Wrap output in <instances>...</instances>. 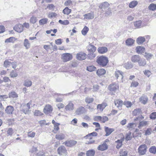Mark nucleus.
Segmentation results:
<instances>
[{"mask_svg":"<svg viewBox=\"0 0 156 156\" xmlns=\"http://www.w3.org/2000/svg\"><path fill=\"white\" fill-rule=\"evenodd\" d=\"M87 49L88 52L87 55L88 58L90 59L94 58L96 56V55L94 52L96 50V48L94 45L90 44L87 46Z\"/></svg>","mask_w":156,"mask_h":156,"instance_id":"nucleus-1","label":"nucleus"},{"mask_svg":"<svg viewBox=\"0 0 156 156\" xmlns=\"http://www.w3.org/2000/svg\"><path fill=\"white\" fill-rule=\"evenodd\" d=\"M96 62L99 65L104 67L107 65L108 62V60L106 57L102 55L97 58Z\"/></svg>","mask_w":156,"mask_h":156,"instance_id":"nucleus-2","label":"nucleus"},{"mask_svg":"<svg viewBox=\"0 0 156 156\" xmlns=\"http://www.w3.org/2000/svg\"><path fill=\"white\" fill-rule=\"evenodd\" d=\"M32 101H30L27 104L22 105L21 111L25 114H28L29 112V110L30 108V106L32 105Z\"/></svg>","mask_w":156,"mask_h":156,"instance_id":"nucleus-3","label":"nucleus"},{"mask_svg":"<svg viewBox=\"0 0 156 156\" xmlns=\"http://www.w3.org/2000/svg\"><path fill=\"white\" fill-rule=\"evenodd\" d=\"M119 88V85L115 83L110 84L108 87V90L112 93H115L117 91H118Z\"/></svg>","mask_w":156,"mask_h":156,"instance_id":"nucleus-4","label":"nucleus"},{"mask_svg":"<svg viewBox=\"0 0 156 156\" xmlns=\"http://www.w3.org/2000/svg\"><path fill=\"white\" fill-rule=\"evenodd\" d=\"M73 58L72 54L69 53H65L62 54L61 59L64 62H66L71 60Z\"/></svg>","mask_w":156,"mask_h":156,"instance_id":"nucleus-5","label":"nucleus"},{"mask_svg":"<svg viewBox=\"0 0 156 156\" xmlns=\"http://www.w3.org/2000/svg\"><path fill=\"white\" fill-rule=\"evenodd\" d=\"M147 146L145 144L140 145L138 149L139 154L140 155H143L145 154L147 151Z\"/></svg>","mask_w":156,"mask_h":156,"instance_id":"nucleus-6","label":"nucleus"},{"mask_svg":"<svg viewBox=\"0 0 156 156\" xmlns=\"http://www.w3.org/2000/svg\"><path fill=\"white\" fill-rule=\"evenodd\" d=\"M109 142V140L108 139H106L103 144L100 145L98 147V150L101 151H104L107 149L108 147L106 144V143Z\"/></svg>","mask_w":156,"mask_h":156,"instance_id":"nucleus-7","label":"nucleus"},{"mask_svg":"<svg viewBox=\"0 0 156 156\" xmlns=\"http://www.w3.org/2000/svg\"><path fill=\"white\" fill-rule=\"evenodd\" d=\"M115 105L119 110L122 109V107L124 104L123 102L120 99H116L114 100Z\"/></svg>","mask_w":156,"mask_h":156,"instance_id":"nucleus-8","label":"nucleus"},{"mask_svg":"<svg viewBox=\"0 0 156 156\" xmlns=\"http://www.w3.org/2000/svg\"><path fill=\"white\" fill-rule=\"evenodd\" d=\"M58 153L60 155H66L67 154V151L65 147L63 146L60 147L57 150Z\"/></svg>","mask_w":156,"mask_h":156,"instance_id":"nucleus-9","label":"nucleus"},{"mask_svg":"<svg viewBox=\"0 0 156 156\" xmlns=\"http://www.w3.org/2000/svg\"><path fill=\"white\" fill-rule=\"evenodd\" d=\"M87 54L83 52H80L77 54L76 58L77 59L82 60L85 59L87 58Z\"/></svg>","mask_w":156,"mask_h":156,"instance_id":"nucleus-10","label":"nucleus"},{"mask_svg":"<svg viewBox=\"0 0 156 156\" xmlns=\"http://www.w3.org/2000/svg\"><path fill=\"white\" fill-rule=\"evenodd\" d=\"M53 108L51 106L49 105H46L43 109L44 112L46 114H48L51 112Z\"/></svg>","mask_w":156,"mask_h":156,"instance_id":"nucleus-11","label":"nucleus"},{"mask_svg":"<svg viewBox=\"0 0 156 156\" xmlns=\"http://www.w3.org/2000/svg\"><path fill=\"white\" fill-rule=\"evenodd\" d=\"M52 122L54 125V129L52 132L54 133H56L59 129L60 124L56 122L54 120H52Z\"/></svg>","mask_w":156,"mask_h":156,"instance_id":"nucleus-12","label":"nucleus"},{"mask_svg":"<svg viewBox=\"0 0 156 156\" xmlns=\"http://www.w3.org/2000/svg\"><path fill=\"white\" fill-rule=\"evenodd\" d=\"M67 147H72L75 146L77 143V142L74 140H68L64 143Z\"/></svg>","mask_w":156,"mask_h":156,"instance_id":"nucleus-13","label":"nucleus"},{"mask_svg":"<svg viewBox=\"0 0 156 156\" xmlns=\"http://www.w3.org/2000/svg\"><path fill=\"white\" fill-rule=\"evenodd\" d=\"M13 29L15 31L19 33H21L23 30V25L20 24L16 25Z\"/></svg>","mask_w":156,"mask_h":156,"instance_id":"nucleus-14","label":"nucleus"},{"mask_svg":"<svg viewBox=\"0 0 156 156\" xmlns=\"http://www.w3.org/2000/svg\"><path fill=\"white\" fill-rule=\"evenodd\" d=\"M107 106L106 102H103L101 104H98L97 106V109L100 112H102L104 109Z\"/></svg>","mask_w":156,"mask_h":156,"instance_id":"nucleus-15","label":"nucleus"},{"mask_svg":"<svg viewBox=\"0 0 156 156\" xmlns=\"http://www.w3.org/2000/svg\"><path fill=\"white\" fill-rule=\"evenodd\" d=\"M123 73L119 70H116L115 73V76L117 79H121L123 78Z\"/></svg>","mask_w":156,"mask_h":156,"instance_id":"nucleus-16","label":"nucleus"},{"mask_svg":"<svg viewBox=\"0 0 156 156\" xmlns=\"http://www.w3.org/2000/svg\"><path fill=\"white\" fill-rule=\"evenodd\" d=\"M105 131L106 133L105 136H108L110 135L113 132L115 131L114 128H109L108 127H105Z\"/></svg>","mask_w":156,"mask_h":156,"instance_id":"nucleus-17","label":"nucleus"},{"mask_svg":"<svg viewBox=\"0 0 156 156\" xmlns=\"http://www.w3.org/2000/svg\"><path fill=\"white\" fill-rule=\"evenodd\" d=\"M14 108L11 105L7 106L5 109V112L8 114H12L13 113Z\"/></svg>","mask_w":156,"mask_h":156,"instance_id":"nucleus-18","label":"nucleus"},{"mask_svg":"<svg viewBox=\"0 0 156 156\" xmlns=\"http://www.w3.org/2000/svg\"><path fill=\"white\" fill-rule=\"evenodd\" d=\"M107 48L106 47H101L98 49V51L99 53L103 54L106 53L108 51Z\"/></svg>","mask_w":156,"mask_h":156,"instance_id":"nucleus-19","label":"nucleus"},{"mask_svg":"<svg viewBox=\"0 0 156 156\" xmlns=\"http://www.w3.org/2000/svg\"><path fill=\"white\" fill-rule=\"evenodd\" d=\"M66 110H72L74 109V104L72 101H69L65 107Z\"/></svg>","mask_w":156,"mask_h":156,"instance_id":"nucleus-20","label":"nucleus"},{"mask_svg":"<svg viewBox=\"0 0 156 156\" xmlns=\"http://www.w3.org/2000/svg\"><path fill=\"white\" fill-rule=\"evenodd\" d=\"M140 59V57L139 55H133L131 58V60L133 63L138 62Z\"/></svg>","mask_w":156,"mask_h":156,"instance_id":"nucleus-21","label":"nucleus"},{"mask_svg":"<svg viewBox=\"0 0 156 156\" xmlns=\"http://www.w3.org/2000/svg\"><path fill=\"white\" fill-rule=\"evenodd\" d=\"M106 73V71L104 69H99L96 72L97 74L99 77L104 75Z\"/></svg>","mask_w":156,"mask_h":156,"instance_id":"nucleus-22","label":"nucleus"},{"mask_svg":"<svg viewBox=\"0 0 156 156\" xmlns=\"http://www.w3.org/2000/svg\"><path fill=\"white\" fill-rule=\"evenodd\" d=\"M109 4L107 2H105L101 3L99 6V7L101 9H105L108 8L109 6Z\"/></svg>","mask_w":156,"mask_h":156,"instance_id":"nucleus-23","label":"nucleus"},{"mask_svg":"<svg viewBox=\"0 0 156 156\" xmlns=\"http://www.w3.org/2000/svg\"><path fill=\"white\" fill-rule=\"evenodd\" d=\"M136 50L137 53H142L145 51V48L141 46H138L136 48Z\"/></svg>","mask_w":156,"mask_h":156,"instance_id":"nucleus-24","label":"nucleus"},{"mask_svg":"<svg viewBox=\"0 0 156 156\" xmlns=\"http://www.w3.org/2000/svg\"><path fill=\"white\" fill-rule=\"evenodd\" d=\"M84 18L88 20L92 19L94 18V15L93 13H89L85 14L84 15Z\"/></svg>","mask_w":156,"mask_h":156,"instance_id":"nucleus-25","label":"nucleus"},{"mask_svg":"<svg viewBox=\"0 0 156 156\" xmlns=\"http://www.w3.org/2000/svg\"><path fill=\"white\" fill-rule=\"evenodd\" d=\"M135 41L131 38L127 39L126 41V43L128 46H132L134 43Z\"/></svg>","mask_w":156,"mask_h":156,"instance_id":"nucleus-26","label":"nucleus"},{"mask_svg":"<svg viewBox=\"0 0 156 156\" xmlns=\"http://www.w3.org/2000/svg\"><path fill=\"white\" fill-rule=\"evenodd\" d=\"M138 4V2L137 1L134 0L129 3V6L130 8H133L136 7Z\"/></svg>","mask_w":156,"mask_h":156,"instance_id":"nucleus-27","label":"nucleus"},{"mask_svg":"<svg viewBox=\"0 0 156 156\" xmlns=\"http://www.w3.org/2000/svg\"><path fill=\"white\" fill-rule=\"evenodd\" d=\"M145 38L143 37H140L136 40V42L139 44H141L145 41Z\"/></svg>","mask_w":156,"mask_h":156,"instance_id":"nucleus-28","label":"nucleus"},{"mask_svg":"<svg viewBox=\"0 0 156 156\" xmlns=\"http://www.w3.org/2000/svg\"><path fill=\"white\" fill-rule=\"evenodd\" d=\"M142 113V111L140 109L137 108L134 109L133 112V115L134 116H136Z\"/></svg>","mask_w":156,"mask_h":156,"instance_id":"nucleus-29","label":"nucleus"},{"mask_svg":"<svg viewBox=\"0 0 156 156\" xmlns=\"http://www.w3.org/2000/svg\"><path fill=\"white\" fill-rule=\"evenodd\" d=\"M34 115L35 116H39L43 115L44 114L40 110H35L34 112Z\"/></svg>","mask_w":156,"mask_h":156,"instance_id":"nucleus-30","label":"nucleus"},{"mask_svg":"<svg viewBox=\"0 0 156 156\" xmlns=\"http://www.w3.org/2000/svg\"><path fill=\"white\" fill-rule=\"evenodd\" d=\"M139 83L136 81L133 80L131 83L130 87L132 88L136 87L139 86Z\"/></svg>","mask_w":156,"mask_h":156,"instance_id":"nucleus-31","label":"nucleus"},{"mask_svg":"<svg viewBox=\"0 0 156 156\" xmlns=\"http://www.w3.org/2000/svg\"><path fill=\"white\" fill-rule=\"evenodd\" d=\"M142 24V21L140 20L137 21L134 23L135 27L137 28H140L141 27Z\"/></svg>","mask_w":156,"mask_h":156,"instance_id":"nucleus-32","label":"nucleus"},{"mask_svg":"<svg viewBox=\"0 0 156 156\" xmlns=\"http://www.w3.org/2000/svg\"><path fill=\"white\" fill-rule=\"evenodd\" d=\"M9 98H16L18 97V94L14 91H12L9 94Z\"/></svg>","mask_w":156,"mask_h":156,"instance_id":"nucleus-33","label":"nucleus"},{"mask_svg":"<svg viewBox=\"0 0 156 156\" xmlns=\"http://www.w3.org/2000/svg\"><path fill=\"white\" fill-rule=\"evenodd\" d=\"M71 9H69L68 7H66L63 10V13L65 15H68L71 12Z\"/></svg>","mask_w":156,"mask_h":156,"instance_id":"nucleus-34","label":"nucleus"},{"mask_svg":"<svg viewBox=\"0 0 156 156\" xmlns=\"http://www.w3.org/2000/svg\"><path fill=\"white\" fill-rule=\"evenodd\" d=\"M94 101V99L93 98H90L87 97L85 99V101L87 104H89L92 103Z\"/></svg>","mask_w":156,"mask_h":156,"instance_id":"nucleus-35","label":"nucleus"},{"mask_svg":"<svg viewBox=\"0 0 156 156\" xmlns=\"http://www.w3.org/2000/svg\"><path fill=\"white\" fill-rule=\"evenodd\" d=\"M144 56L147 60H149L152 58L153 55L151 53L145 52L144 53Z\"/></svg>","mask_w":156,"mask_h":156,"instance_id":"nucleus-36","label":"nucleus"},{"mask_svg":"<svg viewBox=\"0 0 156 156\" xmlns=\"http://www.w3.org/2000/svg\"><path fill=\"white\" fill-rule=\"evenodd\" d=\"M148 98L146 97L142 96L140 98V101L143 104H145L147 103L148 101Z\"/></svg>","mask_w":156,"mask_h":156,"instance_id":"nucleus-37","label":"nucleus"},{"mask_svg":"<svg viewBox=\"0 0 156 156\" xmlns=\"http://www.w3.org/2000/svg\"><path fill=\"white\" fill-rule=\"evenodd\" d=\"M23 44L24 46L26 47L27 49H28L30 47V44L28 40L27 39H25L24 40Z\"/></svg>","mask_w":156,"mask_h":156,"instance_id":"nucleus-38","label":"nucleus"},{"mask_svg":"<svg viewBox=\"0 0 156 156\" xmlns=\"http://www.w3.org/2000/svg\"><path fill=\"white\" fill-rule=\"evenodd\" d=\"M95 154V151L94 150H91L88 151L86 153L87 156H94Z\"/></svg>","mask_w":156,"mask_h":156,"instance_id":"nucleus-39","label":"nucleus"},{"mask_svg":"<svg viewBox=\"0 0 156 156\" xmlns=\"http://www.w3.org/2000/svg\"><path fill=\"white\" fill-rule=\"evenodd\" d=\"M32 82L30 80H25L24 83L23 85L27 87H30L32 85Z\"/></svg>","mask_w":156,"mask_h":156,"instance_id":"nucleus-40","label":"nucleus"},{"mask_svg":"<svg viewBox=\"0 0 156 156\" xmlns=\"http://www.w3.org/2000/svg\"><path fill=\"white\" fill-rule=\"evenodd\" d=\"M89 30V28L85 26L82 30L81 33L83 35H85L88 31Z\"/></svg>","mask_w":156,"mask_h":156,"instance_id":"nucleus-41","label":"nucleus"},{"mask_svg":"<svg viewBox=\"0 0 156 156\" xmlns=\"http://www.w3.org/2000/svg\"><path fill=\"white\" fill-rule=\"evenodd\" d=\"M148 122L147 121H142L140 122L138 127L140 128L141 127L145 126L147 125Z\"/></svg>","mask_w":156,"mask_h":156,"instance_id":"nucleus-42","label":"nucleus"},{"mask_svg":"<svg viewBox=\"0 0 156 156\" xmlns=\"http://www.w3.org/2000/svg\"><path fill=\"white\" fill-rule=\"evenodd\" d=\"M140 66H144L146 65V62L145 59H140L138 62Z\"/></svg>","mask_w":156,"mask_h":156,"instance_id":"nucleus-43","label":"nucleus"},{"mask_svg":"<svg viewBox=\"0 0 156 156\" xmlns=\"http://www.w3.org/2000/svg\"><path fill=\"white\" fill-rule=\"evenodd\" d=\"M148 9L151 11H154L156 10V4L151 3L148 6Z\"/></svg>","mask_w":156,"mask_h":156,"instance_id":"nucleus-44","label":"nucleus"},{"mask_svg":"<svg viewBox=\"0 0 156 156\" xmlns=\"http://www.w3.org/2000/svg\"><path fill=\"white\" fill-rule=\"evenodd\" d=\"M123 105L126 106L127 108L130 107L132 105V103L130 101H126L123 102Z\"/></svg>","mask_w":156,"mask_h":156,"instance_id":"nucleus-45","label":"nucleus"},{"mask_svg":"<svg viewBox=\"0 0 156 156\" xmlns=\"http://www.w3.org/2000/svg\"><path fill=\"white\" fill-rule=\"evenodd\" d=\"M96 69V67L93 66H89L87 67V70L90 72L95 71Z\"/></svg>","mask_w":156,"mask_h":156,"instance_id":"nucleus-46","label":"nucleus"},{"mask_svg":"<svg viewBox=\"0 0 156 156\" xmlns=\"http://www.w3.org/2000/svg\"><path fill=\"white\" fill-rule=\"evenodd\" d=\"M15 41V38L13 37H11L9 38L6 39L5 41V43L14 42Z\"/></svg>","mask_w":156,"mask_h":156,"instance_id":"nucleus-47","label":"nucleus"},{"mask_svg":"<svg viewBox=\"0 0 156 156\" xmlns=\"http://www.w3.org/2000/svg\"><path fill=\"white\" fill-rule=\"evenodd\" d=\"M48 21L47 18H43L39 20V23L40 25L44 24L47 23Z\"/></svg>","mask_w":156,"mask_h":156,"instance_id":"nucleus-48","label":"nucleus"},{"mask_svg":"<svg viewBox=\"0 0 156 156\" xmlns=\"http://www.w3.org/2000/svg\"><path fill=\"white\" fill-rule=\"evenodd\" d=\"M58 22L60 24L63 25H67L69 24V22L67 20H65L63 21L61 20H59Z\"/></svg>","mask_w":156,"mask_h":156,"instance_id":"nucleus-49","label":"nucleus"},{"mask_svg":"<svg viewBox=\"0 0 156 156\" xmlns=\"http://www.w3.org/2000/svg\"><path fill=\"white\" fill-rule=\"evenodd\" d=\"M144 74L148 77H149L151 74V72L148 70H145L143 71Z\"/></svg>","mask_w":156,"mask_h":156,"instance_id":"nucleus-50","label":"nucleus"},{"mask_svg":"<svg viewBox=\"0 0 156 156\" xmlns=\"http://www.w3.org/2000/svg\"><path fill=\"white\" fill-rule=\"evenodd\" d=\"M150 152L155 154L156 153V147L154 146H152L149 149Z\"/></svg>","mask_w":156,"mask_h":156,"instance_id":"nucleus-51","label":"nucleus"},{"mask_svg":"<svg viewBox=\"0 0 156 156\" xmlns=\"http://www.w3.org/2000/svg\"><path fill=\"white\" fill-rule=\"evenodd\" d=\"M108 118L106 116H101V123H105V122L108 121Z\"/></svg>","mask_w":156,"mask_h":156,"instance_id":"nucleus-52","label":"nucleus"},{"mask_svg":"<svg viewBox=\"0 0 156 156\" xmlns=\"http://www.w3.org/2000/svg\"><path fill=\"white\" fill-rule=\"evenodd\" d=\"M128 152L126 151L121 150L119 152L120 156H127Z\"/></svg>","mask_w":156,"mask_h":156,"instance_id":"nucleus-53","label":"nucleus"},{"mask_svg":"<svg viewBox=\"0 0 156 156\" xmlns=\"http://www.w3.org/2000/svg\"><path fill=\"white\" fill-rule=\"evenodd\" d=\"M10 76L11 77H16L17 76L18 74L16 72L12 70L10 73Z\"/></svg>","mask_w":156,"mask_h":156,"instance_id":"nucleus-54","label":"nucleus"},{"mask_svg":"<svg viewBox=\"0 0 156 156\" xmlns=\"http://www.w3.org/2000/svg\"><path fill=\"white\" fill-rule=\"evenodd\" d=\"M11 64V62H9L8 60H6L4 63V66L5 67H7L9 66H10Z\"/></svg>","mask_w":156,"mask_h":156,"instance_id":"nucleus-55","label":"nucleus"},{"mask_svg":"<svg viewBox=\"0 0 156 156\" xmlns=\"http://www.w3.org/2000/svg\"><path fill=\"white\" fill-rule=\"evenodd\" d=\"M122 140H118L116 142L117 143V144L116 145V148L118 149H119L120 147L122 145Z\"/></svg>","mask_w":156,"mask_h":156,"instance_id":"nucleus-56","label":"nucleus"},{"mask_svg":"<svg viewBox=\"0 0 156 156\" xmlns=\"http://www.w3.org/2000/svg\"><path fill=\"white\" fill-rule=\"evenodd\" d=\"M150 118L151 119L154 120L156 119V112L152 113L150 115Z\"/></svg>","mask_w":156,"mask_h":156,"instance_id":"nucleus-57","label":"nucleus"},{"mask_svg":"<svg viewBox=\"0 0 156 156\" xmlns=\"http://www.w3.org/2000/svg\"><path fill=\"white\" fill-rule=\"evenodd\" d=\"M72 5V2L70 0H67L64 3V5L66 6H71Z\"/></svg>","mask_w":156,"mask_h":156,"instance_id":"nucleus-58","label":"nucleus"},{"mask_svg":"<svg viewBox=\"0 0 156 156\" xmlns=\"http://www.w3.org/2000/svg\"><path fill=\"white\" fill-rule=\"evenodd\" d=\"M56 106L58 109L59 110L65 107L64 104L62 103H59L57 104Z\"/></svg>","mask_w":156,"mask_h":156,"instance_id":"nucleus-59","label":"nucleus"},{"mask_svg":"<svg viewBox=\"0 0 156 156\" xmlns=\"http://www.w3.org/2000/svg\"><path fill=\"white\" fill-rule=\"evenodd\" d=\"M93 124L95 126V127L97 128L95 129V130L97 131V130L100 129H101L100 124L98 123L94 122L93 123Z\"/></svg>","mask_w":156,"mask_h":156,"instance_id":"nucleus-60","label":"nucleus"},{"mask_svg":"<svg viewBox=\"0 0 156 156\" xmlns=\"http://www.w3.org/2000/svg\"><path fill=\"white\" fill-rule=\"evenodd\" d=\"M97 135V133L95 132L89 133L86 136H96Z\"/></svg>","mask_w":156,"mask_h":156,"instance_id":"nucleus-61","label":"nucleus"},{"mask_svg":"<svg viewBox=\"0 0 156 156\" xmlns=\"http://www.w3.org/2000/svg\"><path fill=\"white\" fill-rule=\"evenodd\" d=\"M134 124L135 123H129L127 126V128L129 129H132L133 128Z\"/></svg>","mask_w":156,"mask_h":156,"instance_id":"nucleus-62","label":"nucleus"},{"mask_svg":"<svg viewBox=\"0 0 156 156\" xmlns=\"http://www.w3.org/2000/svg\"><path fill=\"white\" fill-rule=\"evenodd\" d=\"M101 116H95L94 118V119L96 121H100L101 119Z\"/></svg>","mask_w":156,"mask_h":156,"instance_id":"nucleus-63","label":"nucleus"},{"mask_svg":"<svg viewBox=\"0 0 156 156\" xmlns=\"http://www.w3.org/2000/svg\"><path fill=\"white\" fill-rule=\"evenodd\" d=\"M37 21L36 18V17L32 16L30 20V23L34 24Z\"/></svg>","mask_w":156,"mask_h":156,"instance_id":"nucleus-64","label":"nucleus"}]
</instances>
